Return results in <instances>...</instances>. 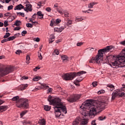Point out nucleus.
I'll return each instance as SVG.
<instances>
[{"instance_id": "8fccbe9b", "label": "nucleus", "mask_w": 125, "mask_h": 125, "mask_svg": "<svg viewBox=\"0 0 125 125\" xmlns=\"http://www.w3.org/2000/svg\"><path fill=\"white\" fill-rule=\"evenodd\" d=\"M92 85H93V86L95 87V86H96L97 85V82H93Z\"/></svg>"}, {"instance_id": "ddd939ff", "label": "nucleus", "mask_w": 125, "mask_h": 125, "mask_svg": "<svg viewBox=\"0 0 125 125\" xmlns=\"http://www.w3.org/2000/svg\"><path fill=\"white\" fill-rule=\"evenodd\" d=\"M106 88L108 90H110V91H113L115 89V86L112 84H108Z\"/></svg>"}, {"instance_id": "9b49d317", "label": "nucleus", "mask_w": 125, "mask_h": 125, "mask_svg": "<svg viewBox=\"0 0 125 125\" xmlns=\"http://www.w3.org/2000/svg\"><path fill=\"white\" fill-rule=\"evenodd\" d=\"M24 11L26 12H31L33 10V6L31 4H26L25 5V7L23 8Z\"/></svg>"}, {"instance_id": "bb28decb", "label": "nucleus", "mask_w": 125, "mask_h": 125, "mask_svg": "<svg viewBox=\"0 0 125 125\" xmlns=\"http://www.w3.org/2000/svg\"><path fill=\"white\" fill-rule=\"evenodd\" d=\"M27 112H28V111H27V110H24V111H22L21 113V118H22L23 116H24V115H26V114H27Z\"/></svg>"}, {"instance_id": "bf43d9fd", "label": "nucleus", "mask_w": 125, "mask_h": 125, "mask_svg": "<svg viewBox=\"0 0 125 125\" xmlns=\"http://www.w3.org/2000/svg\"><path fill=\"white\" fill-rule=\"evenodd\" d=\"M54 24H55V23L54 22H52V21H51V22L50 23V26L52 27L53 26V25H54Z\"/></svg>"}, {"instance_id": "4d7b16f0", "label": "nucleus", "mask_w": 125, "mask_h": 125, "mask_svg": "<svg viewBox=\"0 0 125 125\" xmlns=\"http://www.w3.org/2000/svg\"><path fill=\"white\" fill-rule=\"evenodd\" d=\"M70 25H72V21H69L67 22V25L70 26Z\"/></svg>"}, {"instance_id": "603ef678", "label": "nucleus", "mask_w": 125, "mask_h": 125, "mask_svg": "<svg viewBox=\"0 0 125 125\" xmlns=\"http://www.w3.org/2000/svg\"><path fill=\"white\" fill-rule=\"evenodd\" d=\"M39 69H40V67H39V66H37V67H36L35 68H34V71H35V72H37V70H39Z\"/></svg>"}, {"instance_id": "0e129e2a", "label": "nucleus", "mask_w": 125, "mask_h": 125, "mask_svg": "<svg viewBox=\"0 0 125 125\" xmlns=\"http://www.w3.org/2000/svg\"><path fill=\"white\" fill-rule=\"evenodd\" d=\"M4 16H10V13H7L4 14Z\"/></svg>"}, {"instance_id": "1a4fd4ad", "label": "nucleus", "mask_w": 125, "mask_h": 125, "mask_svg": "<svg viewBox=\"0 0 125 125\" xmlns=\"http://www.w3.org/2000/svg\"><path fill=\"white\" fill-rule=\"evenodd\" d=\"M81 98V95L74 94L69 98H68L67 100L68 102L73 103V102H76Z\"/></svg>"}, {"instance_id": "f257e3e1", "label": "nucleus", "mask_w": 125, "mask_h": 125, "mask_svg": "<svg viewBox=\"0 0 125 125\" xmlns=\"http://www.w3.org/2000/svg\"><path fill=\"white\" fill-rule=\"evenodd\" d=\"M107 103L105 102H99L97 104H94V101L92 100H87L85 101L80 106L82 111L87 112L89 118L92 119L96 116L100 110H103L107 107Z\"/></svg>"}, {"instance_id": "5fc2aeb1", "label": "nucleus", "mask_w": 125, "mask_h": 125, "mask_svg": "<svg viewBox=\"0 0 125 125\" xmlns=\"http://www.w3.org/2000/svg\"><path fill=\"white\" fill-rule=\"evenodd\" d=\"M21 52H22V51H21V50H18L16 52V54H20V53H21Z\"/></svg>"}, {"instance_id": "b1692460", "label": "nucleus", "mask_w": 125, "mask_h": 125, "mask_svg": "<svg viewBox=\"0 0 125 125\" xmlns=\"http://www.w3.org/2000/svg\"><path fill=\"white\" fill-rule=\"evenodd\" d=\"M118 96H120V97H123V96H125V93L122 92L121 91L120 92H118Z\"/></svg>"}, {"instance_id": "c9c22d12", "label": "nucleus", "mask_w": 125, "mask_h": 125, "mask_svg": "<svg viewBox=\"0 0 125 125\" xmlns=\"http://www.w3.org/2000/svg\"><path fill=\"white\" fill-rule=\"evenodd\" d=\"M37 16H43V14H42V11H40L37 12Z\"/></svg>"}, {"instance_id": "a211bd4d", "label": "nucleus", "mask_w": 125, "mask_h": 125, "mask_svg": "<svg viewBox=\"0 0 125 125\" xmlns=\"http://www.w3.org/2000/svg\"><path fill=\"white\" fill-rule=\"evenodd\" d=\"M95 4H97V3H96V2H92L88 4V8H93V6L95 5Z\"/></svg>"}, {"instance_id": "a18cd8bd", "label": "nucleus", "mask_w": 125, "mask_h": 125, "mask_svg": "<svg viewBox=\"0 0 125 125\" xmlns=\"http://www.w3.org/2000/svg\"><path fill=\"white\" fill-rule=\"evenodd\" d=\"M83 42H80L77 43V46H81V45H83Z\"/></svg>"}, {"instance_id": "0eeeda50", "label": "nucleus", "mask_w": 125, "mask_h": 125, "mask_svg": "<svg viewBox=\"0 0 125 125\" xmlns=\"http://www.w3.org/2000/svg\"><path fill=\"white\" fill-rule=\"evenodd\" d=\"M11 72H13V67L11 66L7 67L5 68L0 69V79L1 77L9 74Z\"/></svg>"}, {"instance_id": "2f4dec72", "label": "nucleus", "mask_w": 125, "mask_h": 125, "mask_svg": "<svg viewBox=\"0 0 125 125\" xmlns=\"http://www.w3.org/2000/svg\"><path fill=\"white\" fill-rule=\"evenodd\" d=\"M61 22V20H60V19H56L54 21V23L55 24H59V23H60Z\"/></svg>"}, {"instance_id": "f8f14e48", "label": "nucleus", "mask_w": 125, "mask_h": 125, "mask_svg": "<svg viewBox=\"0 0 125 125\" xmlns=\"http://www.w3.org/2000/svg\"><path fill=\"white\" fill-rule=\"evenodd\" d=\"M83 81V77H80L79 78H78L76 79L75 81H74V83L76 84V85H80V83Z\"/></svg>"}, {"instance_id": "412c9836", "label": "nucleus", "mask_w": 125, "mask_h": 125, "mask_svg": "<svg viewBox=\"0 0 125 125\" xmlns=\"http://www.w3.org/2000/svg\"><path fill=\"white\" fill-rule=\"evenodd\" d=\"M41 87L42 89H47V88H49V86L46 85V84H42Z\"/></svg>"}, {"instance_id": "338daca9", "label": "nucleus", "mask_w": 125, "mask_h": 125, "mask_svg": "<svg viewBox=\"0 0 125 125\" xmlns=\"http://www.w3.org/2000/svg\"><path fill=\"white\" fill-rule=\"evenodd\" d=\"M20 33H17L14 36L15 37H16V38H17V37H19V36H20Z\"/></svg>"}, {"instance_id": "c03bdc74", "label": "nucleus", "mask_w": 125, "mask_h": 125, "mask_svg": "<svg viewBox=\"0 0 125 125\" xmlns=\"http://www.w3.org/2000/svg\"><path fill=\"white\" fill-rule=\"evenodd\" d=\"M8 42V38L6 39H3L1 41V43H3L4 42Z\"/></svg>"}, {"instance_id": "39448f33", "label": "nucleus", "mask_w": 125, "mask_h": 125, "mask_svg": "<svg viewBox=\"0 0 125 125\" xmlns=\"http://www.w3.org/2000/svg\"><path fill=\"white\" fill-rule=\"evenodd\" d=\"M12 100L13 101H16L17 106L18 108H24V109L29 108V103L28 100L26 99L21 98L19 99V96H17L14 97Z\"/></svg>"}, {"instance_id": "f3484780", "label": "nucleus", "mask_w": 125, "mask_h": 125, "mask_svg": "<svg viewBox=\"0 0 125 125\" xmlns=\"http://www.w3.org/2000/svg\"><path fill=\"white\" fill-rule=\"evenodd\" d=\"M28 87V84H21L20 86V88L21 90H24V89H26Z\"/></svg>"}, {"instance_id": "49530a36", "label": "nucleus", "mask_w": 125, "mask_h": 125, "mask_svg": "<svg viewBox=\"0 0 125 125\" xmlns=\"http://www.w3.org/2000/svg\"><path fill=\"white\" fill-rule=\"evenodd\" d=\"M38 57H39V58H40V59L41 60H42V54L41 53H39L38 54Z\"/></svg>"}, {"instance_id": "09e8293b", "label": "nucleus", "mask_w": 125, "mask_h": 125, "mask_svg": "<svg viewBox=\"0 0 125 125\" xmlns=\"http://www.w3.org/2000/svg\"><path fill=\"white\" fill-rule=\"evenodd\" d=\"M13 8V6L12 5H10L8 7V10H11Z\"/></svg>"}, {"instance_id": "680f3d73", "label": "nucleus", "mask_w": 125, "mask_h": 125, "mask_svg": "<svg viewBox=\"0 0 125 125\" xmlns=\"http://www.w3.org/2000/svg\"><path fill=\"white\" fill-rule=\"evenodd\" d=\"M64 27H60V31L61 33L63 31V30H64Z\"/></svg>"}, {"instance_id": "dca6fc26", "label": "nucleus", "mask_w": 125, "mask_h": 125, "mask_svg": "<svg viewBox=\"0 0 125 125\" xmlns=\"http://www.w3.org/2000/svg\"><path fill=\"white\" fill-rule=\"evenodd\" d=\"M35 19H36V17H32V18H29V22H31V23L34 25L35 24H38V22L37 21H33L34 20H35Z\"/></svg>"}, {"instance_id": "58836bf2", "label": "nucleus", "mask_w": 125, "mask_h": 125, "mask_svg": "<svg viewBox=\"0 0 125 125\" xmlns=\"http://www.w3.org/2000/svg\"><path fill=\"white\" fill-rule=\"evenodd\" d=\"M93 11L92 10L89 9L87 11H83V12H84V13H91Z\"/></svg>"}, {"instance_id": "393cba45", "label": "nucleus", "mask_w": 125, "mask_h": 125, "mask_svg": "<svg viewBox=\"0 0 125 125\" xmlns=\"http://www.w3.org/2000/svg\"><path fill=\"white\" fill-rule=\"evenodd\" d=\"M83 19L82 17L79 18V17H76L75 21L76 22H80V21H83Z\"/></svg>"}, {"instance_id": "f03ea898", "label": "nucleus", "mask_w": 125, "mask_h": 125, "mask_svg": "<svg viewBox=\"0 0 125 125\" xmlns=\"http://www.w3.org/2000/svg\"><path fill=\"white\" fill-rule=\"evenodd\" d=\"M47 100L50 102L51 105L55 106L54 109L55 110L56 117H60L61 116V113L67 114L66 106L63 105V104L61 102V99L59 98H55L53 99L52 96H49Z\"/></svg>"}, {"instance_id": "a19ab883", "label": "nucleus", "mask_w": 125, "mask_h": 125, "mask_svg": "<svg viewBox=\"0 0 125 125\" xmlns=\"http://www.w3.org/2000/svg\"><path fill=\"white\" fill-rule=\"evenodd\" d=\"M55 39V37L53 35H51L50 36L49 40H52L54 41V39Z\"/></svg>"}, {"instance_id": "7c9ffc66", "label": "nucleus", "mask_w": 125, "mask_h": 125, "mask_svg": "<svg viewBox=\"0 0 125 125\" xmlns=\"http://www.w3.org/2000/svg\"><path fill=\"white\" fill-rule=\"evenodd\" d=\"M16 18V17H12V16H10L8 19V20H9V19H11L9 21L10 22H12V21H13V20H15V19Z\"/></svg>"}, {"instance_id": "4be33fe9", "label": "nucleus", "mask_w": 125, "mask_h": 125, "mask_svg": "<svg viewBox=\"0 0 125 125\" xmlns=\"http://www.w3.org/2000/svg\"><path fill=\"white\" fill-rule=\"evenodd\" d=\"M23 125H32V122L28 121H24L23 122Z\"/></svg>"}, {"instance_id": "20e7f679", "label": "nucleus", "mask_w": 125, "mask_h": 125, "mask_svg": "<svg viewBox=\"0 0 125 125\" xmlns=\"http://www.w3.org/2000/svg\"><path fill=\"white\" fill-rule=\"evenodd\" d=\"M113 46H107L106 48L100 49L98 51V55L95 58H92L89 61V63H100L101 61V58L103 57V52H109L112 50Z\"/></svg>"}, {"instance_id": "4468645a", "label": "nucleus", "mask_w": 125, "mask_h": 125, "mask_svg": "<svg viewBox=\"0 0 125 125\" xmlns=\"http://www.w3.org/2000/svg\"><path fill=\"white\" fill-rule=\"evenodd\" d=\"M21 9H24V6L21 5V4H20L19 5H17L14 8V10H21Z\"/></svg>"}, {"instance_id": "6ab92c4d", "label": "nucleus", "mask_w": 125, "mask_h": 125, "mask_svg": "<svg viewBox=\"0 0 125 125\" xmlns=\"http://www.w3.org/2000/svg\"><path fill=\"white\" fill-rule=\"evenodd\" d=\"M62 59L63 63H65L68 61V57L67 56H62Z\"/></svg>"}, {"instance_id": "69168bd1", "label": "nucleus", "mask_w": 125, "mask_h": 125, "mask_svg": "<svg viewBox=\"0 0 125 125\" xmlns=\"http://www.w3.org/2000/svg\"><path fill=\"white\" fill-rule=\"evenodd\" d=\"M47 91L48 92H52V88H49V89H48Z\"/></svg>"}, {"instance_id": "6e6d98bb", "label": "nucleus", "mask_w": 125, "mask_h": 125, "mask_svg": "<svg viewBox=\"0 0 125 125\" xmlns=\"http://www.w3.org/2000/svg\"><path fill=\"white\" fill-rule=\"evenodd\" d=\"M26 61H30V56L27 55V56H26Z\"/></svg>"}, {"instance_id": "2eb2a0df", "label": "nucleus", "mask_w": 125, "mask_h": 125, "mask_svg": "<svg viewBox=\"0 0 125 125\" xmlns=\"http://www.w3.org/2000/svg\"><path fill=\"white\" fill-rule=\"evenodd\" d=\"M7 110V105L0 106V111L4 112Z\"/></svg>"}, {"instance_id": "13d9d810", "label": "nucleus", "mask_w": 125, "mask_h": 125, "mask_svg": "<svg viewBox=\"0 0 125 125\" xmlns=\"http://www.w3.org/2000/svg\"><path fill=\"white\" fill-rule=\"evenodd\" d=\"M92 125H96V123H95V120H93L91 122Z\"/></svg>"}, {"instance_id": "5701e85b", "label": "nucleus", "mask_w": 125, "mask_h": 125, "mask_svg": "<svg viewBox=\"0 0 125 125\" xmlns=\"http://www.w3.org/2000/svg\"><path fill=\"white\" fill-rule=\"evenodd\" d=\"M50 109H51V106H49L48 105L44 106V109L45 111H50Z\"/></svg>"}, {"instance_id": "c756f323", "label": "nucleus", "mask_w": 125, "mask_h": 125, "mask_svg": "<svg viewBox=\"0 0 125 125\" xmlns=\"http://www.w3.org/2000/svg\"><path fill=\"white\" fill-rule=\"evenodd\" d=\"M106 119V117L105 116H100L98 118L99 121H104V120Z\"/></svg>"}, {"instance_id": "7ed1b4c3", "label": "nucleus", "mask_w": 125, "mask_h": 125, "mask_svg": "<svg viewBox=\"0 0 125 125\" xmlns=\"http://www.w3.org/2000/svg\"><path fill=\"white\" fill-rule=\"evenodd\" d=\"M112 68H124L125 67V48L123 49L120 54L114 58L109 63Z\"/></svg>"}, {"instance_id": "72a5a7b5", "label": "nucleus", "mask_w": 125, "mask_h": 125, "mask_svg": "<svg viewBox=\"0 0 125 125\" xmlns=\"http://www.w3.org/2000/svg\"><path fill=\"white\" fill-rule=\"evenodd\" d=\"M102 93H105V90L101 89L98 92V94H102Z\"/></svg>"}, {"instance_id": "e433bc0d", "label": "nucleus", "mask_w": 125, "mask_h": 125, "mask_svg": "<svg viewBox=\"0 0 125 125\" xmlns=\"http://www.w3.org/2000/svg\"><path fill=\"white\" fill-rule=\"evenodd\" d=\"M17 14L19 16H24V15H25V13L21 12H17Z\"/></svg>"}, {"instance_id": "9d476101", "label": "nucleus", "mask_w": 125, "mask_h": 125, "mask_svg": "<svg viewBox=\"0 0 125 125\" xmlns=\"http://www.w3.org/2000/svg\"><path fill=\"white\" fill-rule=\"evenodd\" d=\"M122 91V89H117L115 90L112 94L111 96V100H115V98L117 96H119V92H121Z\"/></svg>"}, {"instance_id": "c85d7f7f", "label": "nucleus", "mask_w": 125, "mask_h": 125, "mask_svg": "<svg viewBox=\"0 0 125 125\" xmlns=\"http://www.w3.org/2000/svg\"><path fill=\"white\" fill-rule=\"evenodd\" d=\"M41 125H45V120L42 119L40 122Z\"/></svg>"}, {"instance_id": "052dcab7", "label": "nucleus", "mask_w": 125, "mask_h": 125, "mask_svg": "<svg viewBox=\"0 0 125 125\" xmlns=\"http://www.w3.org/2000/svg\"><path fill=\"white\" fill-rule=\"evenodd\" d=\"M120 43H121L122 45L125 46V41H122V42H120Z\"/></svg>"}, {"instance_id": "6e6552de", "label": "nucleus", "mask_w": 125, "mask_h": 125, "mask_svg": "<svg viewBox=\"0 0 125 125\" xmlns=\"http://www.w3.org/2000/svg\"><path fill=\"white\" fill-rule=\"evenodd\" d=\"M80 125H87V120L82 119L80 117L76 118L75 121L73 122L72 125H78L80 124Z\"/></svg>"}, {"instance_id": "e2e57ef3", "label": "nucleus", "mask_w": 125, "mask_h": 125, "mask_svg": "<svg viewBox=\"0 0 125 125\" xmlns=\"http://www.w3.org/2000/svg\"><path fill=\"white\" fill-rule=\"evenodd\" d=\"M59 13H60V14H61V15H63V12L61 10H59L58 11Z\"/></svg>"}, {"instance_id": "a878e982", "label": "nucleus", "mask_w": 125, "mask_h": 125, "mask_svg": "<svg viewBox=\"0 0 125 125\" xmlns=\"http://www.w3.org/2000/svg\"><path fill=\"white\" fill-rule=\"evenodd\" d=\"M16 39V36H12L8 38V42H10V41H13V40H15Z\"/></svg>"}, {"instance_id": "4c0bfd02", "label": "nucleus", "mask_w": 125, "mask_h": 125, "mask_svg": "<svg viewBox=\"0 0 125 125\" xmlns=\"http://www.w3.org/2000/svg\"><path fill=\"white\" fill-rule=\"evenodd\" d=\"M26 26L27 28H33V24L31 23H26Z\"/></svg>"}, {"instance_id": "423d86ee", "label": "nucleus", "mask_w": 125, "mask_h": 125, "mask_svg": "<svg viewBox=\"0 0 125 125\" xmlns=\"http://www.w3.org/2000/svg\"><path fill=\"white\" fill-rule=\"evenodd\" d=\"M85 73H86L85 71H82L77 73H65L62 75V77L64 81H72V80H74L75 77H80V76H82L83 74H85Z\"/></svg>"}, {"instance_id": "774afa93", "label": "nucleus", "mask_w": 125, "mask_h": 125, "mask_svg": "<svg viewBox=\"0 0 125 125\" xmlns=\"http://www.w3.org/2000/svg\"><path fill=\"white\" fill-rule=\"evenodd\" d=\"M89 51H91V52H92V51H94V48H91L89 49Z\"/></svg>"}, {"instance_id": "37998d69", "label": "nucleus", "mask_w": 125, "mask_h": 125, "mask_svg": "<svg viewBox=\"0 0 125 125\" xmlns=\"http://www.w3.org/2000/svg\"><path fill=\"white\" fill-rule=\"evenodd\" d=\"M29 79V77L27 76H23L21 78V80H28Z\"/></svg>"}, {"instance_id": "79ce46f5", "label": "nucleus", "mask_w": 125, "mask_h": 125, "mask_svg": "<svg viewBox=\"0 0 125 125\" xmlns=\"http://www.w3.org/2000/svg\"><path fill=\"white\" fill-rule=\"evenodd\" d=\"M46 11H47L48 12H50L51 11V8L48 7L46 8L45 9Z\"/></svg>"}, {"instance_id": "cd10ccee", "label": "nucleus", "mask_w": 125, "mask_h": 125, "mask_svg": "<svg viewBox=\"0 0 125 125\" xmlns=\"http://www.w3.org/2000/svg\"><path fill=\"white\" fill-rule=\"evenodd\" d=\"M53 55H59V51L57 49H55L54 52L53 53Z\"/></svg>"}, {"instance_id": "3c124183", "label": "nucleus", "mask_w": 125, "mask_h": 125, "mask_svg": "<svg viewBox=\"0 0 125 125\" xmlns=\"http://www.w3.org/2000/svg\"><path fill=\"white\" fill-rule=\"evenodd\" d=\"M20 29H21V27H16L14 28V31H19L20 30Z\"/></svg>"}, {"instance_id": "de8ad7c7", "label": "nucleus", "mask_w": 125, "mask_h": 125, "mask_svg": "<svg viewBox=\"0 0 125 125\" xmlns=\"http://www.w3.org/2000/svg\"><path fill=\"white\" fill-rule=\"evenodd\" d=\"M4 27H7V26H8V22L6 21H5L4 22Z\"/></svg>"}, {"instance_id": "ea45409f", "label": "nucleus", "mask_w": 125, "mask_h": 125, "mask_svg": "<svg viewBox=\"0 0 125 125\" xmlns=\"http://www.w3.org/2000/svg\"><path fill=\"white\" fill-rule=\"evenodd\" d=\"M27 34V31H25L23 30L22 32H21V36L22 37H25V35Z\"/></svg>"}, {"instance_id": "473e14b6", "label": "nucleus", "mask_w": 125, "mask_h": 125, "mask_svg": "<svg viewBox=\"0 0 125 125\" xmlns=\"http://www.w3.org/2000/svg\"><path fill=\"white\" fill-rule=\"evenodd\" d=\"M21 23V21H16L14 25H15V26H20Z\"/></svg>"}, {"instance_id": "f704fd0d", "label": "nucleus", "mask_w": 125, "mask_h": 125, "mask_svg": "<svg viewBox=\"0 0 125 125\" xmlns=\"http://www.w3.org/2000/svg\"><path fill=\"white\" fill-rule=\"evenodd\" d=\"M10 36V33H6L5 35L4 36L3 38L4 39H7V38H8V37H9Z\"/></svg>"}, {"instance_id": "864d4df0", "label": "nucleus", "mask_w": 125, "mask_h": 125, "mask_svg": "<svg viewBox=\"0 0 125 125\" xmlns=\"http://www.w3.org/2000/svg\"><path fill=\"white\" fill-rule=\"evenodd\" d=\"M55 30H56V32H58L59 33H61V32H60V28H55Z\"/></svg>"}, {"instance_id": "aec40b11", "label": "nucleus", "mask_w": 125, "mask_h": 125, "mask_svg": "<svg viewBox=\"0 0 125 125\" xmlns=\"http://www.w3.org/2000/svg\"><path fill=\"white\" fill-rule=\"evenodd\" d=\"M40 80H42V77L41 76H36L33 79L34 82H38V81H40Z\"/></svg>"}]
</instances>
